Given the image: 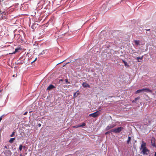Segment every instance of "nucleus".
Listing matches in <instances>:
<instances>
[{
  "mask_svg": "<svg viewBox=\"0 0 156 156\" xmlns=\"http://www.w3.org/2000/svg\"><path fill=\"white\" fill-rule=\"evenodd\" d=\"M123 129V127H118L116 128H114L110 130V132H112L116 133H119Z\"/></svg>",
  "mask_w": 156,
  "mask_h": 156,
  "instance_id": "obj_1",
  "label": "nucleus"
},
{
  "mask_svg": "<svg viewBox=\"0 0 156 156\" xmlns=\"http://www.w3.org/2000/svg\"><path fill=\"white\" fill-rule=\"evenodd\" d=\"M99 111H98L96 112H95L93 113L90 114H89V116H91L94 118H95L99 115Z\"/></svg>",
  "mask_w": 156,
  "mask_h": 156,
  "instance_id": "obj_2",
  "label": "nucleus"
},
{
  "mask_svg": "<svg viewBox=\"0 0 156 156\" xmlns=\"http://www.w3.org/2000/svg\"><path fill=\"white\" fill-rule=\"evenodd\" d=\"M149 150L146 148L145 149H143L141 150L142 152L144 155H148L149 153Z\"/></svg>",
  "mask_w": 156,
  "mask_h": 156,
  "instance_id": "obj_3",
  "label": "nucleus"
},
{
  "mask_svg": "<svg viewBox=\"0 0 156 156\" xmlns=\"http://www.w3.org/2000/svg\"><path fill=\"white\" fill-rule=\"evenodd\" d=\"M151 142L152 146L154 147H156L155 145V139L154 137H152Z\"/></svg>",
  "mask_w": 156,
  "mask_h": 156,
  "instance_id": "obj_4",
  "label": "nucleus"
},
{
  "mask_svg": "<svg viewBox=\"0 0 156 156\" xmlns=\"http://www.w3.org/2000/svg\"><path fill=\"white\" fill-rule=\"evenodd\" d=\"M146 143L144 142L143 141L142 142V144L140 146V150H142L143 149H145L146 148Z\"/></svg>",
  "mask_w": 156,
  "mask_h": 156,
  "instance_id": "obj_5",
  "label": "nucleus"
},
{
  "mask_svg": "<svg viewBox=\"0 0 156 156\" xmlns=\"http://www.w3.org/2000/svg\"><path fill=\"white\" fill-rule=\"evenodd\" d=\"M115 125H114V124L108 126H107V127L106 128V130H108L114 127H115Z\"/></svg>",
  "mask_w": 156,
  "mask_h": 156,
  "instance_id": "obj_6",
  "label": "nucleus"
},
{
  "mask_svg": "<svg viewBox=\"0 0 156 156\" xmlns=\"http://www.w3.org/2000/svg\"><path fill=\"white\" fill-rule=\"evenodd\" d=\"M55 87L52 84H50L46 90H50L53 89Z\"/></svg>",
  "mask_w": 156,
  "mask_h": 156,
  "instance_id": "obj_7",
  "label": "nucleus"
},
{
  "mask_svg": "<svg viewBox=\"0 0 156 156\" xmlns=\"http://www.w3.org/2000/svg\"><path fill=\"white\" fill-rule=\"evenodd\" d=\"M82 85L84 87H88L89 88L90 87L89 85L85 82H83Z\"/></svg>",
  "mask_w": 156,
  "mask_h": 156,
  "instance_id": "obj_8",
  "label": "nucleus"
},
{
  "mask_svg": "<svg viewBox=\"0 0 156 156\" xmlns=\"http://www.w3.org/2000/svg\"><path fill=\"white\" fill-rule=\"evenodd\" d=\"M143 91H144L147 92L152 93V90L148 89V88H144L143 89Z\"/></svg>",
  "mask_w": 156,
  "mask_h": 156,
  "instance_id": "obj_9",
  "label": "nucleus"
},
{
  "mask_svg": "<svg viewBox=\"0 0 156 156\" xmlns=\"http://www.w3.org/2000/svg\"><path fill=\"white\" fill-rule=\"evenodd\" d=\"M142 59H143V56H142L141 57H137L136 58V59L137 60H138V62H142Z\"/></svg>",
  "mask_w": 156,
  "mask_h": 156,
  "instance_id": "obj_10",
  "label": "nucleus"
},
{
  "mask_svg": "<svg viewBox=\"0 0 156 156\" xmlns=\"http://www.w3.org/2000/svg\"><path fill=\"white\" fill-rule=\"evenodd\" d=\"M21 50V49L20 48V47H18L17 48L15 49V51L13 52L12 54H14L16 53L19 50Z\"/></svg>",
  "mask_w": 156,
  "mask_h": 156,
  "instance_id": "obj_11",
  "label": "nucleus"
},
{
  "mask_svg": "<svg viewBox=\"0 0 156 156\" xmlns=\"http://www.w3.org/2000/svg\"><path fill=\"white\" fill-rule=\"evenodd\" d=\"M37 26V24L36 23L33 24L31 26V28L32 29H34L36 28Z\"/></svg>",
  "mask_w": 156,
  "mask_h": 156,
  "instance_id": "obj_12",
  "label": "nucleus"
},
{
  "mask_svg": "<svg viewBox=\"0 0 156 156\" xmlns=\"http://www.w3.org/2000/svg\"><path fill=\"white\" fill-rule=\"evenodd\" d=\"M134 43L136 45H139L140 41L139 40H136L134 41Z\"/></svg>",
  "mask_w": 156,
  "mask_h": 156,
  "instance_id": "obj_13",
  "label": "nucleus"
},
{
  "mask_svg": "<svg viewBox=\"0 0 156 156\" xmlns=\"http://www.w3.org/2000/svg\"><path fill=\"white\" fill-rule=\"evenodd\" d=\"M140 98L139 97H138L136 98H135V99L133 100V101H132V102H134V103H136V101L138 100H139Z\"/></svg>",
  "mask_w": 156,
  "mask_h": 156,
  "instance_id": "obj_14",
  "label": "nucleus"
},
{
  "mask_svg": "<svg viewBox=\"0 0 156 156\" xmlns=\"http://www.w3.org/2000/svg\"><path fill=\"white\" fill-rule=\"evenodd\" d=\"M142 91H143V89H140V90H136V91L135 93H136V94H138V93H140V92H141Z\"/></svg>",
  "mask_w": 156,
  "mask_h": 156,
  "instance_id": "obj_15",
  "label": "nucleus"
},
{
  "mask_svg": "<svg viewBox=\"0 0 156 156\" xmlns=\"http://www.w3.org/2000/svg\"><path fill=\"white\" fill-rule=\"evenodd\" d=\"M15 138H11L9 140V142L10 143H12L14 140H15Z\"/></svg>",
  "mask_w": 156,
  "mask_h": 156,
  "instance_id": "obj_16",
  "label": "nucleus"
},
{
  "mask_svg": "<svg viewBox=\"0 0 156 156\" xmlns=\"http://www.w3.org/2000/svg\"><path fill=\"white\" fill-rule=\"evenodd\" d=\"M78 92V91H76V92L74 94L73 97L74 98L76 97L79 94L78 93H77V92Z\"/></svg>",
  "mask_w": 156,
  "mask_h": 156,
  "instance_id": "obj_17",
  "label": "nucleus"
},
{
  "mask_svg": "<svg viewBox=\"0 0 156 156\" xmlns=\"http://www.w3.org/2000/svg\"><path fill=\"white\" fill-rule=\"evenodd\" d=\"M86 124L85 122H83L82 123V124L81 125H80V127H83L84 126H86Z\"/></svg>",
  "mask_w": 156,
  "mask_h": 156,
  "instance_id": "obj_18",
  "label": "nucleus"
},
{
  "mask_svg": "<svg viewBox=\"0 0 156 156\" xmlns=\"http://www.w3.org/2000/svg\"><path fill=\"white\" fill-rule=\"evenodd\" d=\"M128 139L127 141V144H129L131 140V137L130 136H128Z\"/></svg>",
  "mask_w": 156,
  "mask_h": 156,
  "instance_id": "obj_19",
  "label": "nucleus"
},
{
  "mask_svg": "<svg viewBox=\"0 0 156 156\" xmlns=\"http://www.w3.org/2000/svg\"><path fill=\"white\" fill-rule=\"evenodd\" d=\"M23 146L22 145H20L19 147V149L20 151H21L22 149Z\"/></svg>",
  "mask_w": 156,
  "mask_h": 156,
  "instance_id": "obj_20",
  "label": "nucleus"
},
{
  "mask_svg": "<svg viewBox=\"0 0 156 156\" xmlns=\"http://www.w3.org/2000/svg\"><path fill=\"white\" fill-rule=\"evenodd\" d=\"M73 128H77L78 127H80V126L79 125H78L73 126Z\"/></svg>",
  "mask_w": 156,
  "mask_h": 156,
  "instance_id": "obj_21",
  "label": "nucleus"
},
{
  "mask_svg": "<svg viewBox=\"0 0 156 156\" xmlns=\"http://www.w3.org/2000/svg\"><path fill=\"white\" fill-rule=\"evenodd\" d=\"M122 61L123 63L125 64V65L126 66L127 64V62L123 60H122Z\"/></svg>",
  "mask_w": 156,
  "mask_h": 156,
  "instance_id": "obj_22",
  "label": "nucleus"
},
{
  "mask_svg": "<svg viewBox=\"0 0 156 156\" xmlns=\"http://www.w3.org/2000/svg\"><path fill=\"white\" fill-rule=\"evenodd\" d=\"M14 132H12V133L11 135L10 136L11 137H12L14 135Z\"/></svg>",
  "mask_w": 156,
  "mask_h": 156,
  "instance_id": "obj_23",
  "label": "nucleus"
},
{
  "mask_svg": "<svg viewBox=\"0 0 156 156\" xmlns=\"http://www.w3.org/2000/svg\"><path fill=\"white\" fill-rule=\"evenodd\" d=\"M45 53V52L44 51H42L41 52V53H40V54H41V55H42V54H44Z\"/></svg>",
  "mask_w": 156,
  "mask_h": 156,
  "instance_id": "obj_24",
  "label": "nucleus"
},
{
  "mask_svg": "<svg viewBox=\"0 0 156 156\" xmlns=\"http://www.w3.org/2000/svg\"><path fill=\"white\" fill-rule=\"evenodd\" d=\"M111 132H110V131H108V132H106L105 133V134H108V133H111Z\"/></svg>",
  "mask_w": 156,
  "mask_h": 156,
  "instance_id": "obj_25",
  "label": "nucleus"
},
{
  "mask_svg": "<svg viewBox=\"0 0 156 156\" xmlns=\"http://www.w3.org/2000/svg\"><path fill=\"white\" fill-rule=\"evenodd\" d=\"M65 81L66 83H70L68 82V80L67 79L65 80Z\"/></svg>",
  "mask_w": 156,
  "mask_h": 156,
  "instance_id": "obj_26",
  "label": "nucleus"
},
{
  "mask_svg": "<svg viewBox=\"0 0 156 156\" xmlns=\"http://www.w3.org/2000/svg\"><path fill=\"white\" fill-rule=\"evenodd\" d=\"M27 113V112H25L24 114H23V115H26Z\"/></svg>",
  "mask_w": 156,
  "mask_h": 156,
  "instance_id": "obj_27",
  "label": "nucleus"
},
{
  "mask_svg": "<svg viewBox=\"0 0 156 156\" xmlns=\"http://www.w3.org/2000/svg\"><path fill=\"white\" fill-rule=\"evenodd\" d=\"M37 60V58H35V59L34 61H33V62H32V63L34 62H35L36 60Z\"/></svg>",
  "mask_w": 156,
  "mask_h": 156,
  "instance_id": "obj_28",
  "label": "nucleus"
},
{
  "mask_svg": "<svg viewBox=\"0 0 156 156\" xmlns=\"http://www.w3.org/2000/svg\"><path fill=\"white\" fill-rule=\"evenodd\" d=\"M2 116H1L0 117V122L2 120Z\"/></svg>",
  "mask_w": 156,
  "mask_h": 156,
  "instance_id": "obj_29",
  "label": "nucleus"
},
{
  "mask_svg": "<svg viewBox=\"0 0 156 156\" xmlns=\"http://www.w3.org/2000/svg\"><path fill=\"white\" fill-rule=\"evenodd\" d=\"M38 126L39 127H40V126H41V124L39 123V124H38Z\"/></svg>",
  "mask_w": 156,
  "mask_h": 156,
  "instance_id": "obj_30",
  "label": "nucleus"
},
{
  "mask_svg": "<svg viewBox=\"0 0 156 156\" xmlns=\"http://www.w3.org/2000/svg\"><path fill=\"white\" fill-rule=\"evenodd\" d=\"M105 4H103V5H102V6L103 7H105Z\"/></svg>",
  "mask_w": 156,
  "mask_h": 156,
  "instance_id": "obj_31",
  "label": "nucleus"
},
{
  "mask_svg": "<svg viewBox=\"0 0 156 156\" xmlns=\"http://www.w3.org/2000/svg\"><path fill=\"white\" fill-rule=\"evenodd\" d=\"M150 29H146V31H150Z\"/></svg>",
  "mask_w": 156,
  "mask_h": 156,
  "instance_id": "obj_32",
  "label": "nucleus"
},
{
  "mask_svg": "<svg viewBox=\"0 0 156 156\" xmlns=\"http://www.w3.org/2000/svg\"><path fill=\"white\" fill-rule=\"evenodd\" d=\"M12 76H13V77H15V75H13Z\"/></svg>",
  "mask_w": 156,
  "mask_h": 156,
  "instance_id": "obj_33",
  "label": "nucleus"
},
{
  "mask_svg": "<svg viewBox=\"0 0 156 156\" xmlns=\"http://www.w3.org/2000/svg\"><path fill=\"white\" fill-rule=\"evenodd\" d=\"M23 148H24V149H25V148H26V147H25V146H23Z\"/></svg>",
  "mask_w": 156,
  "mask_h": 156,
  "instance_id": "obj_34",
  "label": "nucleus"
},
{
  "mask_svg": "<svg viewBox=\"0 0 156 156\" xmlns=\"http://www.w3.org/2000/svg\"><path fill=\"white\" fill-rule=\"evenodd\" d=\"M154 156H156V152H155Z\"/></svg>",
  "mask_w": 156,
  "mask_h": 156,
  "instance_id": "obj_35",
  "label": "nucleus"
},
{
  "mask_svg": "<svg viewBox=\"0 0 156 156\" xmlns=\"http://www.w3.org/2000/svg\"><path fill=\"white\" fill-rule=\"evenodd\" d=\"M19 64H20V63L19 62H18L16 63V64H17V65H19Z\"/></svg>",
  "mask_w": 156,
  "mask_h": 156,
  "instance_id": "obj_36",
  "label": "nucleus"
},
{
  "mask_svg": "<svg viewBox=\"0 0 156 156\" xmlns=\"http://www.w3.org/2000/svg\"><path fill=\"white\" fill-rule=\"evenodd\" d=\"M148 122H149V124H151V122L150 121H148Z\"/></svg>",
  "mask_w": 156,
  "mask_h": 156,
  "instance_id": "obj_37",
  "label": "nucleus"
},
{
  "mask_svg": "<svg viewBox=\"0 0 156 156\" xmlns=\"http://www.w3.org/2000/svg\"><path fill=\"white\" fill-rule=\"evenodd\" d=\"M100 108H101V107H99V109H100Z\"/></svg>",
  "mask_w": 156,
  "mask_h": 156,
  "instance_id": "obj_38",
  "label": "nucleus"
},
{
  "mask_svg": "<svg viewBox=\"0 0 156 156\" xmlns=\"http://www.w3.org/2000/svg\"><path fill=\"white\" fill-rule=\"evenodd\" d=\"M3 0H0V1H3Z\"/></svg>",
  "mask_w": 156,
  "mask_h": 156,
  "instance_id": "obj_39",
  "label": "nucleus"
},
{
  "mask_svg": "<svg viewBox=\"0 0 156 156\" xmlns=\"http://www.w3.org/2000/svg\"><path fill=\"white\" fill-rule=\"evenodd\" d=\"M5 147L6 148H7V147H6V146H5Z\"/></svg>",
  "mask_w": 156,
  "mask_h": 156,
  "instance_id": "obj_40",
  "label": "nucleus"
},
{
  "mask_svg": "<svg viewBox=\"0 0 156 156\" xmlns=\"http://www.w3.org/2000/svg\"><path fill=\"white\" fill-rule=\"evenodd\" d=\"M22 155L21 154H20V156H21Z\"/></svg>",
  "mask_w": 156,
  "mask_h": 156,
  "instance_id": "obj_41",
  "label": "nucleus"
}]
</instances>
